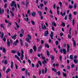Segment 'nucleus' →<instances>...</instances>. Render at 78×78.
I'll return each mask as SVG.
<instances>
[{"mask_svg": "<svg viewBox=\"0 0 78 78\" xmlns=\"http://www.w3.org/2000/svg\"><path fill=\"white\" fill-rule=\"evenodd\" d=\"M28 1V0H26V4L27 5V7L28 6V5L29 3Z\"/></svg>", "mask_w": 78, "mask_h": 78, "instance_id": "obj_28", "label": "nucleus"}, {"mask_svg": "<svg viewBox=\"0 0 78 78\" xmlns=\"http://www.w3.org/2000/svg\"><path fill=\"white\" fill-rule=\"evenodd\" d=\"M14 5L15 8H17V5H16V3H15V1H12L10 5L12 7L14 6Z\"/></svg>", "mask_w": 78, "mask_h": 78, "instance_id": "obj_2", "label": "nucleus"}, {"mask_svg": "<svg viewBox=\"0 0 78 78\" xmlns=\"http://www.w3.org/2000/svg\"><path fill=\"white\" fill-rule=\"evenodd\" d=\"M33 48L34 51H36L37 50V49L36 48V47L35 45H34V46Z\"/></svg>", "mask_w": 78, "mask_h": 78, "instance_id": "obj_16", "label": "nucleus"}, {"mask_svg": "<svg viewBox=\"0 0 78 78\" xmlns=\"http://www.w3.org/2000/svg\"><path fill=\"white\" fill-rule=\"evenodd\" d=\"M10 13H11V14L12 15V16H13V17L14 15V14H13V13H12V12L11 11H10Z\"/></svg>", "mask_w": 78, "mask_h": 78, "instance_id": "obj_55", "label": "nucleus"}, {"mask_svg": "<svg viewBox=\"0 0 78 78\" xmlns=\"http://www.w3.org/2000/svg\"><path fill=\"white\" fill-rule=\"evenodd\" d=\"M47 72V68L46 67L44 69V73H46V72Z\"/></svg>", "mask_w": 78, "mask_h": 78, "instance_id": "obj_24", "label": "nucleus"}, {"mask_svg": "<svg viewBox=\"0 0 78 78\" xmlns=\"http://www.w3.org/2000/svg\"><path fill=\"white\" fill-rule=\"evenodd\" d=\"M62 50H62V49H60V53H62Z\"/></svg>", "mask_w": 78, "mask_h": 78, "instance_id": "obj_64", "label": "nucleus"}, {"mask_svg": "<svg viewBox=\"0 0 78 78\" xmlns=\"http://www.w3.org/2000/svg\"><path fill=\"white\" fill-rule=\"evenodd\" d=\"M52 70H53V71H54V72H57V70H56V69L54 68H53L52 69Z\"/></svg>", "mask_w": 78, "mask_h": 78, "instance_id": "obj_36", "label": "nucleus"}, {"mask_svg": "<svg viewBox=\"0 0 78 78\" xmlns=\"http://www.w3.org/2000/svg\"><path fill=\"white\" fill-rule=\"evenodd\" d=\"M40 5L41 8H42L44 6V4L42 3H41L40 4Z\"/></svg>", "mask_w": 78, "mask_h": 78, "instance_id": "obj_35", "label": "nucleus"}, {"mask_svg": "<svg viewBox=\"0 0 78 78\" xmlns=\"http://www.w3.org/2000/svg\"><path fill=\"white\" fill-rule=\"evenodd\" d=\"M3 12H4V10H0V13L1 14H2L3 13Z\"/></svg>", "mask_w": 78, "mask_h": 78, "instance_id": "obj_23", "label": "nucleus"}, {"mask_svg": "<svg viewBox=\"0 0 78 78\" xmlns=\"http://www.w3.org/2000/svg\"><path fill=\"white\" fill-rule=\"evenodd\" d=\"M52 24L54 25V27H56V23H55L54 21L52 22Z\"/></svg>", "mask_w": 78, "mask_h": 78, "instance_id": "obj_21", "label": "nucleus"}, {"mask_svg": "<svg viewBox=\"0 0 78 78\" xmlns=\"http://www.w3.org/2000/svg\"><path fill=\"white\" fill-rule=\"evenodd\" d=\"M17 55L18 56H20V53L19 51L18 52Z\"/></svg>", "mask_w": 78, "mask_h": 78, "instance_id": "obj_59", "label": "nucleus"}, {"mask_svg": "<svg viewBox=\"0 0 78 78\" xmlns=\"http://www.w3.org/2000/svg\"><path fill=\"white\" fill-rule=\"evenodd\" d=\"M7 3L5 4L4 5V8H6V7L7 6Z\"/></svg>", "mask_w": 78, "mask_h": 78, "instance_id": "obj_63", "label": "nucleus"}, {"mask_svg": "<svg viewBox=\"0 0 78 78\" xmlns=\"http://www.w3.org/2000/svg\"><path fill=\"white\" fill-rule=\"evenodd\" d=\"M7 45L9 47L10 46V42L9 41V39H8L7 40Z\"/></svg>", "mask_w": 78, "mask_h": 78, "instance_id": "obj_12", "label": "nucleus"}, {"mask_svg": "<svg viewBox=\"0 0 78 78\" xmlns=\"http://www.w3.org/2000/svg\"><path fill=\"white\" fill-rule=\"evenodd\" d=\"M23 53H24L23 51L22 50H21V52L20 53L21 56V57L23 58V57H24V56L23 55Z\"/></svg>", "mask_w": 78, "mask_h": 78, "instance_id": "obj_8", "label": "nucleus"}, {"mask_svg": "<svg viewBox=\"0 0 78 78\" xmlns=\"http://www.w3.org/2000/svg\"><path fill=\"white\" fill-rule=\"evenodd\" d=\"M74 22H75V19H73V21H72L73 25H75V23H74Z\"/></svg>", "mask_w": 78, "mask_h": 78, "instance_id": "obj_33", "label": "nucleus"}, {"mask_svg": "<svg viewBox=\"0 0 78 78\" xmlns=\"http://www.w3.org/2000/svg\"><path fill=\"white\" fill-rule=\"evenodd\" d=\"M51 58L52 60H54V57L53 55H51Z\"/></svg>", "mask_w": 78, "mask_h": 78, "instance_id": "obj_40", "label": "nucleus"}, {"mask_svg": "<svg viewBox=\"0 0 78 78\" xmlns=\"http://www.w3.org/2000/svg\"><path fill=\"white\" fill-rule=\"evenodd\" d=\"M47 63V62L45 60H44L42 62V64L44 65L45 64Z\"/></svg>", "mask_w": 78, "mask_h": 78, "instance_id": "obj_17", "label": "nucleus"}, {"mask_svg": "<svg viewBox=\"0 0 78 78\" xmlns=\"http://www.w3.org/2000/svg\"><path fill=\"white\" fill-rule=\"evenodd\" d=\"M61 26H63V27H65L66 25H65V23H63L61 24Z\"/></svg>", "mask_w": 78, "mask_h": 78, "instance_id": "obj_29", "label": "nucleus"}, {"mask_svg": "<svg viewBox=\"0 0 78 78\" xmlns=\"http://www.w3.org/2000/svg\"><path fill=\"white\" fill-rule=\"evenodd\" d=\"M60 61H62V57H61V56H60Z\"/></svg>", "mask_w": 78, "mask_h": 78, "instance_id": "obj_62", "label": "nucleus"}, {"mask_svg": "<svg viewBox=\"0 0 78 78\" xmlns=\"http://www.w3.org/2000/svg\"><path fill=\"white\" fill-rule=\"evenodd\" d=\"M69 59H73V55H70V56H69Z\"/></svg>", "mask_w": 78, "mask_h": 78, "instance_id": "obj_18", "label": "nucleus"}, {"mask_svg": "<svg viewBox=\"0 0 78 78\" xmlns=\"http://www.w3.org/2000/svg\"><path fill=\"white\" fill-rule=\"evenodd\" d=\"M63 75L64 76H66V73L65 74L64 73H63Z\"/></svg>", "mask_w": 78, "mask_h": 78, "instance_id": "obj_61", "label": "nucleus"}, {"mask_svg": "<svg viewBox=\"0 0 78 78\" xmlns=\"http://www.w3.org/2000/svg\"><path fill=\"white\" fill-rule=\"evenodd\" d=\"M38 13L39 14L40 16H42V12L41 11H38Z\"/></svg>", "mask_w": 78, "mask_h": 78, "instance_id": "obj_31", "label": "nucleus"}, {"mask_svg": "<svg viewBox=\"0 0 78 78\" xmlns=\"http://www.w3.org/2000/svg\"><path fill=\"white\" fill-rule=\"evenodd\" d=\"M55 44H56V45H58V44H59V42H58V41H55Z\"/></svg>", "mask_w": 78, "mask_h": 78, "instance_id": "obj_56", "label": "nucleus"}, {"mask_svg": "<svg viewBox=\"0 0 78 78\" xmlns=\"http://www.w3.org/2000/svg\"><path fill=\"white\" fill-rule=\"evenodd\" d=\"M57 73L58 74V75H61V73H60L59 71Z\"/></svg>", "mask_w": 78, "mask_h": 78, "instance_id": "obj_52", "label": "nucleus"}, {"mask_svg": "<svg viewBox=\"0 0 78 78\" xmlns=\"http://www.w3.org/2000/svg\"><path fill=\"white\" fill-rule=\"evenodd\" d=\"M31 39V36L30 35H27V38H26V41H27L28 43H30V40Z\"/></svg>", "mask_w": 78, "mask_h": 78, "instance_id": "obj_1", "label": "nucleus"}, {"mask_svg": "<svg viewBox=\"0 0 78 78\" xmlns=\"http://www.w3.org/2000/svg\"><path fill=\"white\" fill-rule=\"evenodd\" d=\"M41 48H42V46L41 45L39 46L38 48V51H39L40 50H41Z\"/></svg>", "mask_w": 78, "mask_h": 78, "instance_id": "obj_25", "label": "nucleus"}, {"mask_svg": "<svg viewBox=\"0 0 78 78\" xmlns=\"http://www.w3.org/2000/svg\"><path fill=\"white\" fill-rule=\"evenodd\" d=\"M4 64L5 65H6V64H7L8 63V62L7 61V60H5L4 61V60H3L2 61V63H4Z\"/></svg>", "mask_w": 78, "mask_h": 78, "instance_id": "obj_10", "label": "nucleus"}, {"mask_svg": "<svg viewBox=\"0 0 78 78\" xmlns=\"http://www.w3.org/2000/svg\"><path fill=\"white\" fill-rule=\"evenodd\" d=\"M19 43V40H16L15 41H14V44L15 45H17V43Z\"/></svg>", "mask_w": 78, "mask_h": 78, "instance_id": "obj_9", "label": "nucleus"}, {"mask_svg": "<svg viewBox=\"0 0 78 78\" xmlns=\"http://www.w3.org/2000/svg\"><path fill=\"white\" fill-rule=\"evenodd\" d=\"M68 38H69V39H71V38L72 37L71 36V35L68 34Z\"/></svg>", "mask_w": 78, "mask_h": 78, "instance_id": "obj_38", "label": "nucleus"}, {"mask_svg": "<svg viewBox=\"0 0 78 78\" xmlns=\"http://www.w3.org/2000/svg\"><path fill=\"white\" fill-rule=\"evenodd\" d=\"M41 55L42 57V59H45V57H43V56H42V54H41Z\"/></svg>", "mask_w": 78, "mask_h": 78, "instance_id": "obj_42", "label": "nucleus"}, {"mask_svg": "<svg viewBox=\"0 0 78 78\" xmlns=\"http://www.w3.org/2000/svg\"><path fill=\"white\" fill-rule=\"evenodd\" d=\"M16 36H17V35H15L13 36H12V39H13L14 40H15L16 39Z\"/></svg>", "mask_w": 78, "mask_h": 78, "instance_id": "obj_11", "label": "nucleus"}, {"mask_svg": "<svg viewBox=\"0 0 78 78\" xmlns=\"http://www.w3.org/2000/svg\"><path fill=\"white\" fill-rule=\"evenodd\" d=\"M30 53H33V49H31L30 50Z\"/></svg>", "mask_w": 78, "mask_h": 78, "instance_id": "obj_54", "label": "nucleus"}, {"mask_svg": "<svg viewBox=\"0 0 78 78\" xmlns=\"http://www.w3.org/2000/svg\"><path fill=\"white\" fill-rule=\"evenodd\" d=\"M38 63L39 64H40V66H42V63H41V62L40 61H39L38 62Z\"/></svg>", "mask_w": 78, "mask_h": 78, "instance_id": "obj_43", "label": "nucleus"}, {"mask_svg": "<svg viewBox=\"0 0 78 78\" xmlns=\"http://www.w3.org/2000/svg\"><path fill=\"white\" fill-rule=\"evenodd\" d=\"M74 67H75V65L73 64H72L71 65V68H74Z\"/></svg>", "mask_w": 78, "mask_h": 78, "instance_id": "obj_49", "label": "nucleus"}, {"mask_svg": "<svg viewBox=\"0 0 78 78\" xmlns=\"http://www.w3.org/2000/svg\"><path fill=\"white\" fill-rule=\"evenodd\" d=\"M24 20H25L27 22H28L29 20V19H28V18H27L26 19V18H25L24 19Z\"/></svg>", "mask_w": 78, "mask_h": 78, "instance_id": "obj_22", "label": "nucleus"}, {"mask_svg": "<svg viewBox=\"0 0 78 78\" xmlns=\"http://www.w3.org/2000/svg\"><path fill=\"white\" fill-rule=\"evenodd\" d=\"M69 19L71 20L72 19V14H69Z\"/></svg>", "mask_w": 78, "mask_h": 78, "instance_id": "obj_14", "label": "nucleus"}, {"mask_svg": "<svg viewBox=\"0 0 78 78\" xmlns=\"http://www.w3.org/2000/svg\"><path fill=\"white\" fill-rule=\"evenodd\" d=\"M50 36L51 39H53V31H51Z\"/></svg>", "mask_w": 78, "mask_h": 78, "instance_id": "obj_6", "label": "nucleus"}, {"mask_svg": "<svg viewBox=\"0 0 78 78\" xmlns=\"http://www.w3.org/2000/svg\"><path fill=\"white\" fill-rule=\"evenodd\" d=\"M67 15H66L65 17V20H67Z\"/></svg>", "mask_w": 78, "mask_h": 78, "instance_id": "obj_53", "label": "nucleus"}, {"mask_svg": "<svg viewBox=\"0 0 78 78\" xmlns=\"http://www.w3.org/2000/svg\"><path fill=\"white\" fill-rule=\"evenodd\" d=\"M46 52L47 53V56H49V51H48V50H47L46 51Z\"/></svg>", "mask_w": 78, "mask_h": 78, "instance_id": "obj_34", "label": "nucleus"}, {"mask_svg": "<svg viewBox=\"0 0 78 78\" xmlns=\"http://www.w3.org/2000/svg\"><path fill=\"white\" fill-rule=\"evenodd\" d=\"M73 8V6L70 5L69 6V8L70 9H71Z\"/></svg>", "mask_w": 78, "mask_h": 78, "instance_id": "obj_44", "label": "nucleus"}, {"mask_svg": "<svg viewBox=\"0 0 78 78\" xmlns=\"http://www.w3.org/2000/svg\"><path fill=\"white\" fill-rule=\"evenodd\" d=\"M10 71L11 69L10 68H8L6 71V73H9V72Z\"/></svg>", "mask_w": 78, "mask_h": 78, "instance_id": "obj_15", "label": "nucleus"}, {"mask_svg": "<svg viewBox=\"0 0 78 78\" xmlns=\"http://www.w3.org/2000/svg\"><path fill=\"white\" fill-rule=\"evenodd\" d=\"M70 46L68 44H67V52L69 53V51L70 50Z\"/></svg>", "mask_w": 78, "mask_h": 78, "instance_id": "obj_5", "label": "nucleus"}, {"mask_svg": "<svg viewBox=\"0 0 78 78\" xmlns=\"http://www.w3.org/2000/svg\"><path fill=\"white\" fill-rule=\"evenodd\" d=\"M0 26L1 28H4V26H3V24H1Z\"/></svg>", "mask_w": 78, "mask_h": 78, "instance_id": "obj_47", "label": "nucleus"}, {"mask_svg": "<svg viewBox=\"0 0 78 78\" xmlns=\"http://www.w3.org/2000/svg\"><path fill=\"white\" fill-rule=\"evenodd\" d=\"M31 15L33 17H36V12H32Z\"/></svg>", "mask_w": 78, "mask_h": 78, "instance_id": "obj_7", "label": "nucleus"}, {"mask_svg": "<svg viewBox=\"0 0 78 78\" xmlns=\"http://www.w3.org/2000/svg\"><path fill=\"white\" fill-rule=\"evenodd\" d=\"M12 53L14 54H15V53H16V51L14 50H12Z\"/></svg>", "mask_w": 78, "mask_h": 78, "instance_id": "obj_41", "label": "nucleus"}, {"mask_svg": "<svg viewBox=\"0 0 78 78\" xmlns=\"http://www.w3.org/2000/svg\"><path fill=\"white\" fill-rule=\"evenodd\" d=\"M73 42V46L74 47H75V46H76V43H75V41H74V42Z\"/></svg>", "mask_w": 78, "mask_h": 78, "instance_id": "obj_39", "label": "nucleus"}, {"mask_svg": "<svg viewBox=\"0 0 78 78\" xmlns=\"http://www.w3.org/2000/svg\"><path fill=\"white\" fill-rule=\"evenodd\" d=\"M15 23L16 24V25L17 28H18L20 27V26H19V25H18V24H17V23L15 22Z\"/></svg>", "mask_w": 78, "mask_h": 78, "instance_id": "obj_20", "label": "nucleus"}, {"mask_svg": "<svg viewBox=\"0 0 78 78\" xmlns=\"http://www.w3.org/2000/svg\"><path fill=\"white\" fill-rule=\"evenodd\" d=\"M31 23L33 25H34L35 24V23H34V22L33 21V20H31Z\"/></svg>", "mask_w": 78, "mask_h": 78, "instance_id": "obj_30", "label": "nucleus"}, {"mask_svg": "<svg viewBox=\"0 0 78 78\" xmlns=\"http://www.w3.org/2000/svg\"><path fill=\"white\" fill-rule=\"evenodd\" d=\"M12 25V23L11 22L8 23V25L9 26V25Z\"/></svg>", "mask_w": 78, "mask_h": 78, "instance_id": "obj_46", "label": "nucleus"}, {"mask_svg": "<svg viewBox=\"0 0 78 78\" xmlns=\"http://www.w3.org/2000/svg\"><path fill=\"white\" fill-rule=\"evenodd\" d=\"M74 8L75 9H76V4H74Z\"/></svg>", "mask_w": 78, "mask_h": 78, "instance_id": "obj_50", "label": "nucleus"}, {"mask_svg": "<svg viewBox=\"0 0 78 78\" xmlns=\"http://www.w3.org/2000/svg\"><path fill=\"white\" fill-rule=\"evenodd\" d=\"M3 36H4V34L3 33H2V34L1 36L0 37L1 39H2V38H3Z\"/></svg>", "mask_w": 78, "mask_h": 78, "instance_id": "obj_19", "label": "nucleus"}, {"mask_svg": "<svg viewBox=\"0 0 78 78\" xmlns=\"http://www.w3.org/2000/svg\"><path fill=\"white\" fill-rule=\"evenodd\" d=\"M78 61V60L74 59V63H75V64H77V61Z\"/></svg>", "mask_w": 78, "mask_h": 78, "instance_id": "obj_27", "label": "nucleus"}, {"mask_svg": "<svg viewBox=\"0 0 78 78\" xmlns=\"http://www.w3.org/2000/svg\"><path fill=\"white\" fill-rule=\"evenodd\" d=\"M2 51L3 53H5L6 51V50L5 49V48H3Z\"/></svg>", "mask_w": 78, "mask_h": 78, "instance_id": "obj_37", "label": "nucleus"}, {"mask_svg": "<svg viewBox=\"0 0 78 78\" xmlns=\"http://www.w3.org/2000/svg\"><path fill=\"white\" fill-rule=\"evenodd\" d=\"M2 40L4 41V42H6V38H5V37H4L3 38Z\"/></svg>", "mask_w": 78, "mask_h": 78, "instance_id": "obj_45", "label": "nucleus"}, {"mask_svg": "<svg viewBox=\"0 0 78 78\" xmlns=\"http://www.w3.org/2000/svg\"><path fill=\"white\" fill-rule=\"evenodd\" d=\"M44 5H47V1H44Z\"/></svg>", "mask_w": 78, "mask_h": 78, "instance_id": "obj_58", "label": "nucleus"}, {"mask_svg": "<svg viewBox=\"0 0 78 78\" xmlns=\"http://www.w3.org/2000/svg\"><path fill=\"white\" fill-rule=\"evenodd\" d=\"M59 5H60V8H62V2H59Z\"/></svg>", "mask_w": 78, "mask_h": 78, "instance_id": "obj_32", "label": "nucleus"}, {"mask_svg": "<svg viewBox=\"0 0 78 78\" xmlns=\"http://www.w3.org/2000/svg\"><path fill=\"white\" fill-rule=\"evenodd\" d=\"M22 71H25L26 69L25 68H23L22 69Z\"/></svg>", "mask_w": 78, "mask_h": 78, "instance_id": "obj_60", "label": "nucleus"}, {"mask_svg": "<svg viewBox=\"0 0 78 78\" xmlns=\"http://www.w3.org/2000/svg\"><path fill=\"white\" fill-rule=\"evenodd\" d=\"M15 58H16V59H18V61H20V62L21 64L22 63V62H21V60H20V57H19V56H17V55H15Z\"/></svg>", "mask_w": 78, "mask_h": 78, "instance_id": "obj_3", "label": "nucleus"}, {"mask_svg": "<svg viewBox=\"0 0 78 78\" xmlns=\"http://www.w3.org/2000/svg\"><path fill=\"white\" fill-rule=\"evenodd\" d=\"M45 47H47V48H49V45H47L46 44H45L44 45Z\"/></svg>", "mask_w": 78, "mask_h": 78, "instance_id": "obj_48", "label": "nucleus"}, {"mask_svg": "<svg viewBox=\"0 0 78 78\" xmlns=\"http://www.w3.org/2000/svg\"><path fill=\"white\" fill-rule=\"evenodd\" d=\"M6 69V68H5V67L4 66L3 67V68H2V70L3 71H5Z\"/></svg>", "mask_w": 78, "mask_h": 78, "instance_id": "obj_57", "label": "nucleus"}, {"mask_svg": "<svg viewBox=\"0 0 78 78\" xmlns=\"http://www.w3.org/2000/svg\"><path fill=\"white\" fill-rule=\"evenodd\" d=\"M48 31L47 30L44 32V35L45 37L48 36Z\"/></svg>", "mask_w": 78, "mask_h": 78, "instance_id": "obj_4", "label": "nucleus"}, {"mask_svg": "<svg viewBox=\"0 0 78 78\" xmlns=\"http://www.w3.org/2000/svg\"><path fill=\"white\" fill-rule=\"evenodd\" d=\"M21 32L22 34H23L24 33V30L23 29H22L21 30Z\"/></svg>", "mask_w": 78, "mask_h": 78, "instance_id": "obj_26", "label": "nucleus"}, {"mask_svg": "<svg viewBox=\"0 0 78 78\" xmlns=\"http://www.w3.org/2000/svg\"><path fill=\"white\" fill-rule=\"evenodd\" d=\"M25 58H26V60H27L28 59V57H27V55H25Z\"/></svg>", "mask_w": 78, "mask_h": 78, "instance_id": "obj_51", "label": "nucleus"}, {"mask_svg": "<svg viewBox=\"0 0 78 78\" xmlns=\"http://www.w3.org/2000/svg\"><path fill=\"white\" fill-rule=\"evenodd\" d=\"M63 54H64V55H66V49L64 48L63 49Z\"/></svg>", "mask_w": 78, "mask_h": 78, "instance_id": "obj_13", "label": "nucleus"}]
</instances>
